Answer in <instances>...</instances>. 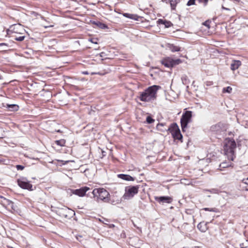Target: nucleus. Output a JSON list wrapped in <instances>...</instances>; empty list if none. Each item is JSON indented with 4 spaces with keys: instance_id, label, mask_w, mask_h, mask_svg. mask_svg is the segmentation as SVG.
<instances>
[{
    "instance_id": "obj_1",
    "label": "nucleus",
    "mask_w": 248,
    "mask_h": 248,
    "mask_svg": "<svg viewBox=\"0 0 248 248\" xmlns=\"http://www.w3.org/2000/svg\"><path fill=\"white\" fill-rule=\"evenodd\" d=\"M160 88L161 87L158 85L149 87L144 92L140 93L139 97L140 100L143 102H150L155 100L157 92Z\"/></svg>"
},
{
    "instance_id": "obj_2",
    "label": "nucleus",
    "mask_w": 248,
    "mask_h": 248,
    "mask_svg": "<svg viewBox=\"0 0 248 248\" xmlns=\"http://www.w3.org/2000/svg\"><path fill=\"white\" fill-rule=\"evenodd\" d=\"M235 141L232 139H226L224 142L223 151L229 160L233 161L234 156V150L236 148Z\"/></svg>"
},
{
    "instance_id": "obj_3",
    "label": "nucleus",
    "mask_w": 248,
    "mask_h": 248,
    "mask_svg": "<svg viewBox=\"0 0 248 248\" xmlns=\"http://www.w3.org/2000/svg\"><path fill=\"white\" fill-rule=\"evenodd\" d=\"M94 198H96L97 201H103L107 202L109 201V192L103 188H95L92 192Z\"/></svg>"
},
{
    "instance_id": "obj_4",
    "label": "nucleus",
    "mask_w": 248,
    "mask_h": 248,
    "mask_svg": "<svg viewBox=\"0 0 248 248\" xmlns=\"http://www.w3.org/2000/svg\"><path fill=\"white\" fill-rule=\"evenodd\" d=\"M140 186H130L125 187V192L123 195L124 200L132 199L138 192Z\"/></svg>"
},
{
    "instance_id": "obj_5",
    "label": "nucleus",
    "mask_w": 248,
    "mask_h": 248,
    "mask_svg": "<svg viewBox=\"0 0 248 248\" xmlns=\"http://www.w3.org/2000/svg\"><path fill=\"white\" fill-rule=\"evenodd\" d=\"M192 111H186L184 113L181 118L180 123L181 128L183 132L186 131V129L187 128V124L192 122Z\"/></svg>"
},
{
    "instance_id": "obj_6",
    "label": "nucleus",
    "mask_w": 248,
    "mask_h": 248,
    "mask_svg": "<svg viewBox=\"0 0 248 248\" xmlns=\"http://www.w3.org/2000/svg\"><path fill=\"white\" fill-rule=\"evenodd\" d=\"M168 130L171 133L172 137L175 139L181 140L182 138V135L181 133L180 129L176 123L172 124L168 128Z\"/></svg>"
},
{
    "instance_id": "obj_7",
    "label": "nucleus",
    "mask_w": 248,
    "mask_h": 248,
    "mask_svg": "<svg viewBox=\"0 0 248 248\" xmlns=\"http://www.w3.org/2000/svg\"><path fill=\"white\" fill-rule=\"evenodd\" d=\"M182 60L179 59H173L171 58L167 57L162 60L161 63L166 67L171 68L182 63Z\"/></svg>"
},
{
    "instance_id": "obj_8",
    "label": "nucleus",
    "mask_w": 248,
    "mask_h": 248,
    "mask_svg": "<svg viewBox=\"0 0 248 248\" xmlns=\"http://www.w3.org/2000/svg\"><path fill=\"white\" fill-rule=\"evenodd\" d=\"M210 130L215 134H219L226 130V127L224 124L218 123L212 125L210 127Z\"/></svg>"
},
{
    "instance_id": "obj_9",
    "label": "nucleus",
    "mask_w": 248,
    "mask_h": 248,
    "mask_svg": "<svg viewBox=\"0 0 248 248\" xmlns=\"http://www.w3.org/2000/svg\"><path fill=\"white\" fill-rule=\"evenodd\" d=\"M18 185L22 188L29 190H33L32 185L27 180L26 178L22 177L17 180Z\"/></svg>"
},
{
    "instance_id": "obj_10",
    "label": "nucleus",
    "mask_w": 248,
    "mask_h": 248,
    "mask_svg": "<svg viewBox=\"0 0 248 248\" xmlns=\"http://www.w3.org/2000/svg\"><path fill=\"white\" fill-rule=\"evenodd\" d=\"M58 212L60 216L65 218L72 216L73 215H75L74 211L65 207L59 209Z\"/></svg>"
},
{
    "instance_id": "obj_11",
    "label": "nucleus",
    "mask_w": 248,
    "mask_h": 248,
    "mask_svg": "<svg viewBox=\"0 0 248 248\" xmlns=\"http://www.w3.org/2000/svg\"><path fill=\"white\" fill-rule=\"evenodd\" d=\"M89 189V187L87 186H84L79 189H72L71 191L73 194L78 195L79 197H83L85 195L86 192Z\"/></svg>"
},
{
    "instance_id": "obj_12",
    "label": "nucleus",
    "mask_w": 248,
    "mask_h": 248,
    "mask_svg": "<svg viewBox=\"0 0 248 248\" xmlns=\"http://www.w3.org/2000/svg\"><path fill=\"white\" fill-rule=\"evenodd\" d=\"M155 200L159 203H170L172 201V199L169 196L155 197Z\"/></svg>"
},
{
    "instance_id": "obj_13",
    "label": "nucleus",
    "mask_w": 248,
    "mask_h": 248,
    "mask_svg": "<svg viewBox=\"0 0 248 248\" xmlns=\"http://www.w3.org/2000/svg\"><path fill=\"white\" fill-rule=\"evenodd\" d=\"M242 63L239 60H233L231 64V69L232 71H234L237 69L239 66L241 65Z\"/></svg>"
},
{
    "instance_id": "obj_14",
    "label": "nucleus",
    "mask_w": 248,
    "mask_h": 248,
    "mask_svg": "<svg viewBox=\"0 0 248 248\" xmlns=\"http://www.w3.org/2000/svg\"><path fill=\"white\" fill-rule=\"evenodd\" d=\"M118 177L127 181H133L135 180V178L127 174H120L118 175Z\"/></svg>"
},
{
    "instance_id": "obj_15",
    "label": "nucleus",
    "mask_w": 248,
    "mask_h": 248,
    "mask_svg": "<svg viewBox=\"0 0 248 248\" xmlns=\"http://www.w3.org/2000/svg\"><path fill=\"white\" fill-rule=\"evenodd\" d=\"M123 16L125 17L137 21L139 20V18H140V16H138L137 15L129 13H124Z\"/></svg>"
},
{
    "instance_id": "obj_16",
    "label": "nucleus",
    "mask_w": 248,
    "mask_h": 248,
    "mask_svg": "<svg viewBox=\"0 0 248 248\" xmlns=\"http://www.w3.org/2000/svg\"><path fill=\"white\" fill-rule=\"evenodd\" d=\"M197 228L202 232H205L207 230V225L203 222L199 223Z\"/></svg>"
},
{
    "instance_id": "obj_17",
    "label": "nucleus",
    "mask_w": 248,
    "mask_h": 248,
    "mask_svg": "<svg viewBox=\"0 0 248 248\" xmlns=\"http://www.w3.org/2000/svg\"><path fill=\"white\" fill-rule=\"evenodd\" d=\"M3 204L4 205H6V206H8V208H11V209H14V203L13 202H12V201H10V200H8L5 198H4L3 199Z\"/></svg>"
},
{
    "instance_id": "obj_18",
    "label": "nucleus",
    "mask_w": 248,
    "mask_h": 248,
    "mask_svg": "<svg viewBox=\"0 0 248 248\" xmlns=\"http://www.w3.org/2000/svg\"><path fill=\"white\" fill-rule=\"evenodd\" d=\"M6 106L7 108L13 111H16L19 108L18 106L16 104H7Z\"/></svg>"
},
{
    "instance_id": "obj_19",
    "label": "nucleus",
    "mask_w": 248,
    "mask_h": 248,
    "mask_svg": "<svg viewBox=\"0 0 248 248\" xmlns=\"http://www.w3.org/2000/svg\"><path fill=\"white\" fill-rule=\"evenodd\" d=\"M165 125L164 123H159L156 125V128L161 132L168 131V128H163L162 127Z\"/></svg>"
},
{
    "instance_id": "obj_20",
    "label": "nucleus",
    "mask_w": 248,
    "mask_h": 248,
    "mask_svg": "<svg viewBox=\"0 0 248 248\" xmlns=\"http://www.w3.org/2000/svg\"><path fill=\"white\" fill-rule=\"evenodd\" d=\"M169 48L170 50L172 52H177L180 51V47L176 46H174L173 44L169 45Z\"/></svg>"
},
{
    "instance_id": "obj_21",
    "label": "nucleus",
    "mask_w": 248,
    "mask_h": 248,
    "mask_svg": "<svg viewBox=\"0 0 248 248\" xmlns=\"http://www.w3.org/2000/svg\"><path fill=\"white\" fill-rule=\"evenodd\" d=\"M180 1V0H170V3L171 9L174 10L177 3Z\"/></svg>"
},
{
    "instance_id": "obj_22",
    "label": "nucleus",
    "mask_w": 248,
    "mask_h": 248,
    "mask_svg": "<svg viewBox=\"0 0 248 248\" xmlns=\"http://www.w3.org/2000/svg\"><path fill=\"white\" fill-rule=\"evenodd\" d=\"M203 210L206 211L213 212L215 213L219 212V210L217 208H204Z\"/></svg>"
},
{
    "instance_id": "obj_23",
    "label": "nucleus",
    "mask_w": 248,
    "mask_h": 248,
    "mask_svg": "<svg viewBox=\"0 0 248 248\" xmlns=\"http://www.w3.org/2000/svg\"><path fill=\"white\" fill-rule=\"evenodd\" d=\"M100 28L102 29H108V26L105 24L101 23L100 22H98L96 24Z\"/></svg>"
},
{
    "instance_id": "obj_24",
    "label": "nucleus",
    "mask_w": 248,
    "mask_h": 248,
    "mask_svg": "<svg viewBox=\"0 0 248 248\" xmlns=\"http://www.w3.org/2000/svg\"><path fill=\"white\" fill-rule=\"evenodd\" d=\"M56 143L58 145H60L61 146H64V144L65 143V140L62 139V140H56Z\"/></svg>"
},
{
    "instance_id": "obj_25",
    "label": "nucleus",
    "mask_w": 248,
    "mask_h": 248,
    "mask_svg": "<svg viewBox=\"0 0 248 248\" xmlns=\"http://www.w3.org/2000/svg\"><path fill=\"white\" fill-rule=\"evenodd\" d=\"M232 91V88L230 86L227 87L226 88H224L222 90V92L223 93H231Z\"/></svg>"
},
{
    "instance_id": "obj_26",
    "label": "nucleus",
    "mask_w": 248,
    "mask_h": 248,
    "mask_svg": "<svg viewBox=\"0 0 248 248\" xmlns=\"http://www.w3.org/2000/svg\"><path fill=\"white\" fill-rule=\"evenodd\" d=\"M240 248H246L248 247V241L245 240L244 242L239 244Z\"/></svg>"
},
{
    "instance_id": "obj_27",
    "label": "nucleus",
    "mask_w": 248,
    "mask_h": 248,
    "mask_svg": "<svg viewBox=\"0 0 248 248\" xmlns=\"http://www.w3.org/2000/svg\"><path fill=\"white\" fill-rule=\"evenodd\" d=\"M155 120L150 116H147L146 118V122L148 124L153 123Z\"/></svg>"
},
{
    "instance_id": "obj_28",
    "label": "nucleus",
    "mask_w": 248,
    "mask_h": 248,
    "mask_svg": "<svg viewBox=\"0 0 248 248\" xmlns=\"http://www.w3.org/2000/svg\"><path fill=\"white\" fill-rule=\"evenodd\" d=\"M164 22H165L164 25L166 28L170 27L172 25V24L171 23V22H170L169 21L166 20V21Z\"/></svg>"
},
{
    "instance_id": "obj_29",
    "label": "nucleus",
    "mask_w": 248,
    "mask_h": 248,
    "mask_svg": "<svg viewBox=\"0 0 248 248\" xmlns=\"http://www.w3.org/2000/svg\"><path fill=\"white\" fill-rule=\"evenodd\" d=\"M229 166V165L226 162H222L220 164L219 167L222 168H227Z\"/></svg>"
},
{
    "instance_id": "obj_30",
    "label": "nucleus",
    "mask_w": 248,
    "mask_h": 248,
    "mask_svg": "<svg viewBox=\"0 0 248 248\" xmlns=\"http://www.w3.org/2000/svg\"><path fill=\"white\" fill-rule=\"evenodd\" d=\"M25 38V36H19V37H16L15 38V40L16 41H22Z\"/></svg>"
},
{
    "instance_id": "obj_31",
    "label": "nucleus",
    "mask_w": 248,
    "mask_h": 248,
    "mask_svg": "<svg viewBox=\"0 0 248 248\" xmlns=\"http://www.w3.org/2000/svg\"><path fill=\"white\" fill-rule=\"evenodd\" d=\"M211 23V21H209V20H207L206 21H205L203 23V25H204L205 26L207 27V28L209 29L210 28V24Z\"/></svg>"
},
{
    "instance_id": "obj_32",
    "label": "nucleus",
    "mask_w": 248,
    "mask_h": 248,
    "mask_svg": "<svg viewBox=\"0 0 248 248\" xmlns=\"http://www.w3.org/2000/svg\"><path fill=\"white\" fill-rule=\"evenodd\" d=\"M195 0H189L187 3V5L191 6V5L195 4Z\"/></svg>"
},
{
    "instance_id": "obj_33",
    "label": "nucleus",
    "mask_w": 248,
    "mask_h": 248,
    "mask_svg": "<svg viewBox=\"0 0 248 248\" xmlns=\"http://www.w3.org/2000/svg\"><path fill=\"white\" fill-rule=\"evenodd\" d=\"M211 193L217 194L218 193V190L217 189L213 188L208 190Z\"/></svg>"
},
{
    "instance_id": "obj_34",
    "label": "nucleus",
    "mask_w": 248,
    "mask_h": 248,
    "mask_svg": "<svg viewBox=\"0 0 248 248\" xmlns=\"http://www.w3.org/2000/svg\"><path fill=\"white\" fill-rule=\"evenodd\" d=\"M16 168L17 170H23L24 168V167L22 165H17L16 166Z\"/></svg>"
},
{
    "instance_id": "obj_35",
    "label": "nucleus",
    "mask_w": 248,
    "mask_h": 248,
    "mask_svg": "<svg viewBox=\"0 0 248 248\" xmlns=\"http://www.w3.org/2000/svg\"><path fill=\"white\" fill-rule=\"evenodd\" d=\"M165 21H166V20H163V19H159L158 20V23L163 24V25H164V24H165L164 22H165Z\"/></svg>"
},
{
    "instance_id": "obj_36",
    "label": "nucleus",
    "mask_w": 248,
    "mask_h": 248,
    "mask_svg": "<svg viewBox=\"0 0 248 248\" xmlns=\"http://www.w3.org/2000/svg\"><path fill=\"white\" fill-rule=\"evenodd\" d=\"M165 21H166V20H163V19H159L158 20V23L163 24V25H164V24H165L164 22H165Z\"/></svg>"
},
{
    "instance_id": "obj_37",
    "label": "nucleus",
    "mask_w": 248,
    "mask_h": 248,
    "mask_svg": "<svg viewBox=\"0 0 248 248\" xmlns=\"http://www.w3.org/2000/svg\"><path fill=\"white\" fill-rule=\"evenodd\" d=\"M89 41L93 44H97V42L95 41V39H90Z\"/></svg>"
},
{
    "instance_id": "obj_38",
    "label": "nucleus",
    "mask_w": 248,
    "mask_h": 248,
    "mask_svg": "<svg viewBox=\"0 0 248 248\" xmlns=\"http://www.w3.org/2000/svg\"><path fill=\"white\" fill-rule=\"evenodd\" d=\"M243 182L248 185V177L246 179H243Z\"/></svg>"
},
{
    "instance_id": "obj_39",
    "label": "nucleus",
    "mask_w": 248,
    "mask_h": 248,
    "mask_svg": "<svg viewBox=\"0 0 248 248\" xmlns=\"http://www.w3.org/2000/svg\"><path fill=\"white\" fill-rule=\"evenodd\" d=\"M82 74L84 75H88L89 73L87 71H84L82 72Z\"/></svg>"
},
{
    "instance_id": "obj_40",
    "label": "nucleus",
    "mask_w": 248,
    "mask_h": 248,
    "mask_svg": "<svg viewBox=\"0 0 248 248\" xmlns=\"http://www.w3.org/2000/svg\"><path fill=\"white\" fill-rule=\"evenodd\" d=\"M3 45H6V44H4V43H0V46H3Z\"/></svg>"
},
{
    "instance_id": "obj_41",
    "label": "nucleus",
    "mask_w": 248,
    "mask_h": 248,
    "mask_svg": "<svg viewBox=\"0 0 248 248\" xmlns=\"http://www.w3.org/2000/svg\"><path fill=\"white\" fill-rule=\"evenodd\" d=\"M222 9L225 10L226 7H225L223 5H222Z\"/></svg>"
},
{
    "instance_id": "obj_42",
    "label": "nucleus",
    "mask_w": 248,
    "mask_h": 248,
    "mask_svg": "<svg viewBox=\"0 0 248 248\" xmlns=\"http://www.w3.org/2000/svg\"><path fill=\"white\" fill-rule=\"evenodd\" d=\"M225 10H228V11H230V9L228 8H226Z\"/></svg>"
},
{
    "instance_id": "obj_43",
    "label": "nucleus",
    "mask_w": 248,
    "mask_h": 248,
    "mask_svg": "<svg viewBox=\"0 0 248 248\" xmlns=\"http://www.w3.org/2000/svg\"><path fill=\"white\" fill-rule=\"evenodd\" d=\"M192 248H200L199 247L196 246V247H193Z\"/></svg>"
},
{
    "instance_id": "obj_44",
    "label": "nucleus",
    "mask_w": 248,
    "mask_h": 248,
    "mask_svg": "<svg viewBox=\"0 0 248 248\" xmlns=\"http://www.w3.org/2000/svg\"><path fill=\"white\" fill-rule=\"evenodd\" d=\"M8 248H14L13 247H9Z\"/></svg>"
},
{
    "instance_id": "obj_45",
    "label": "nucleus",
    "mask_w": 248,
    "mask_h": 248,
    "mask_svg": "<svg viewBox=\"0 0 248 248\" xmlns=\"http://www.w3.org/2000/svg\"><path fill=\"white\" fill-rule=\"evenodd\" d=\"M162 1H165V0H162Z\"/></svg>"
}]
</instances>
